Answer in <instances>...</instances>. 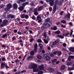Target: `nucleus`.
I'll use <instances>...</instances> for the list:
<instances>
[{"label":"nucleus","mask_w":74,"mask_h":74,"mask_svg":"<svg viewBox=\"0 0 74 74\" xmlns=\"http://www.w3.org/2000/svg\"><path fill=\"white\" fill-rule=\"evenodd\" d=\"M25 19H28L29 18V16L27 15H25Z\"/></svg>","instance_id":"obj_40"},{"label":"nucleus","mask_w":74,"mask_h":74,"mask_svg":"<svg viewBox=\"0 0 74 74\" xmlns=\"http://www.w3.org/2000/svg\"><path fill=\"white\" fill-rule=\"evenodd\" d=\"M63 11H61L60 13V15H63Z\"/></svg>","instance_id":"obj_63"},{"label":"nucleus","mask_w":74,"mask_h":74,"mask_svg":"<svg viewBox=\"0 0 74 74\" xmlns=\"http://www.w3.org/2000/svg\"><path fill=\"white\" fill-rule=\"evenodd\" d=\"M55 0H52L51 1L49 2V4L51 6H53L55 3Z\"/></svg>","instance_id":"obj_7"},{"label":"nucleus","mask_w":74,"mask_h":74,"mask_svg":"<svg viewBox=\"0 0 74 74\" xmlns=\"http://www.w3.org/2000/svg\"><path fill=\"white\" fill-rule=\"evenodd\" d=\"M48 70H49V71H50V72H52V73H53V72L55 71V70L51 68H49Z\"/></svg>","instance_id":"obj_11"},{"label":"nucleus","mask_w":74,"mask_h":74,"mask_svg":"<svg viewBox=\"0 0 74 74\" xmlns=\"http://www.w3.org/2000/svg\"><path fill=\"white\" fill-rule=\"evenodd\" d=\"M44 37H45V38H47V34H46V33H45L44 34Z\"/></svg>","instance_id":"obj_41"},{"label":"nucleus","mask_w":74,"mask_h":74,"mask_svg":"<svg viewBox=\"0 0 74 74\" xmlns=\"http://www.w3.org/2000/svg\"><path fill=\"white\" fill-rule=\"evenodd\" d=\"M14 33H17V32H18V30L16 29H14Z\"/></svg>","instance_id":"obj_55"},{"label":"nucleus","mask_w":74,"mask_h":74,"mask_svg":"<svg viewBox=\"0 0 74 74\" xmlns=\"http://www.w3.org/2000/svg\"><path fill=\"white\" fill-rule=\"evenodd\" d=\"M8 18H10L11 17V18H14V15H12L11 14H10L9 15H8Z\"/></svg>","instance_id":"obj_19"},{"label":"nucleus","mask_w":74,"mask_h":74,"mask_svg":"<svg viewBox=\"0 0 74 74\" xmlns=\"http://www.w3.org/2000/svg\"><path fill=\"white\" fill-rule=\"evenodd\" d=\"M57 37H60V38L62 39H63V38H64V36H62L61 35H58L57 36Z\"/></svg>","instance_id":"obj_23"},{"label":"nucleus","mask_w":74,"mask_h":74,"mask_svg":"<svg viewBox=\"0 0 74 74\" xmlns=\"http://www.w3.org/2000/svg\"><path fill=\"white\" fill-rule=\"evenodd\" d=\"M3 7H4V5L2 4V5H1L0 6V8H3Z\"/></svg>","instance_id":"obj_54"},{"label":"nucleus","mask_w":74,"mask_h":74,"mask_svg":"<svg viewBox=\"0 0 74 74\" xmlns=\"http://www.w3.org/2000/svg\"><path fill=\"white\" fill-rule=\"evenodd\" d=\"M61 26L62 27H64V28L66 27V26L65 25H61Z\"/></svg>","instance_id":"obj_58"},{"label":"nucleus","mask_w":74,"mask_h":74,"mask_svg":"<svg viewBox=\"0 0 74 74\" xmlns=\"http://www.w3.org/2000/svg\"><path fill=\"white\" fill-rule=\"evenodd\" d=\"M42 42V41H41V40L40 39H39L38 40V42Z\"/></svg>","instance_id":"obj_45"},{"label":"nucleus","mask_w":74,"mask_h":74,"mask_svg":"<svg viewBox=\"0 0 74 74\" xmlns=\"http://www.w3.org/2000/svg\"><path fill=\"white\" fill-rule=\"evenodd\" d=\"M69 49L72 52H74V48L73 47H70Z\"/></svg>","instance_id":"obj_12"},{"label":"nucleus","mask_w":74,"mask_h":74,"mask_svg":"<svg viewBox=\"0 0 74 74\" xmlns=\"http://www.w3.org/2000/svg\"><path fill=\"white\" fill-rule=\"evenodd\" d=\"M43 7L42 6L39 7L38 9V11H41V10H42Z\"/></svg>","instance_id":"obj_21"},{"label":"nucleus","mask_w":74,"mask_h":74,"mask_svg":"<svg viewBox=\"0 0 74 74\" xmlns=\"http://www.w3.org/2000/svg\"><path fill=\"white\" fill-rule=\"evenodd\" d=\"M74 56H69V58L68 59V60L69 61H71V59H74Z\"/></svg>","instance_id":"obj_15"},{"label":"nucleus","mask_w":74,"mask_h":74,"mask_svg":"<svg viewBox=\"0 0 74 74\" xmlns=\"http://www.w3.org/2000/svg\"><path fill=\"white\" fill-rule=\"evenodd\" d=\"M30 5H31V6H33L34 5V3H31Z\"/></svg>","instance_id":"obj_62"},{"label":"nucleus","mask_w":74,"mask_h":74,"mask_svg":"<svg viewBox=\"0 0 74 74\" xmlns=\"http://www.w3.org/2000/svg\"><path fill=\"white\" fill-rule=\"evenodd\" d=\"M65 69V66L64 65H63L61 67L60 69L61 70H64Z\"/></svg>","instance_id":"obj_27"},{"label":"nucleus","mask_w":74,"mask_h":74,"mask_svg":"<svg viewBox=\"0 0 74 74\" xmlns=\"http://www.w3.org/2000/svg\"><path fill=\"white\" fill-rule=\"evenodd\" d=\"M37 47H38L37 44H35L34 46V51L35 52H36V51H37Z\"/></svg>","instance_id":"obj_9"},{"label":"nucleus","mask_w":74,"mask_h":74,"mask_svg":"<svg viewBox=\"0 0 74 74\" xmlns=\"http://www.w3.org/2000/svg\"><path fill=\"white\" fill-rule=\"evenodd\" d=\"M51 29H53L54 30H57V27L56 26H55L53 27H51Z\"/></svg>","instance_id":"obj_24"},{"label":"nucleus","mask_w":74,"mask_h":74,"mask_svg":"<svg viewBox=\"0 0 74 74\" xmlns=\"http://www.w3.org/2000/svg\"><path fill=\"white\" fill-rule=\"evenodd\" d=\"M37 58L38 59H41V56L40 55H38L37 56Z\"/></svg>","instance_id":"obj_30"},{"label":"nucleus","mask_w":74,"mask_h":74,"mask_svg":"<svg viewBox=\"0 0 74 74\" xmlns=\"http://www.w3.org/2000/svg\"><path fill=\"white\" fill-rule=\"evenodd\" d=\"M32 19H33V20H35L36 19V18L35 16H33L32 17Z\"/></svg>","instance_id":"obj_47"},{"label":"nucleus","mask_w":74,"mask_h":74,"mask_svg":"<svg viewBox=\"0 0 74 74\" xmlns=\"http://www.w3.org/2000/svg\"><path fill=\"white\" fill-rule=\"evenodd\" d=\"M57 54H58V51H55L53 52V53H50V55L51 57H53V56H54V55H57Z\"/></svg>","instance_id":"obj_8"},{"label":"nucleus","mask_w":74,"mask_h":74,"mask_svg":"<svg viewBox=\"0 0 74 74\" xmlns=\"http://www.w3.org/2000/svg\"><path fill=\"white\" fill-rule=\"evenodd\" d=\"M74 68H69L68 69V70H73Z\"/></svg>","instance_id":"obj_33"},{"label":"nucleus","mask_w":74,"mask_h":74,"mask_svg":"<svg viewBox=\"0 0 74 74\" xmlns=\"http://www.w3.org/2000/svg\"><path fill=\"white\" fill-rule=\"evenodd\" d=\"M44 58H46V60H49L51 59V57L49 56H48L46 54H45L43 56Z\"/></svg>","instance_id":"obj_4"},{"label":"nucleus","mask_w":74,"mask_h":74,"mask_svg":"<svg viewBox=\"0 0 74 74\" xmlns=\"http://www.w3.org/2000/svg\"><path fill=\"white\" fill-rule=\"evenodd\" d=\"M30 55L31 56H33L34 55V51H31L30 53Z\"/></svg>","instance_id":"obj_26"},{"label":"nucleus","mask_w":74,"mask_h":74,"mask_svg":"<svg viewBox=\"0 0 74 74\" xmlns=\"http://www.w3.org/2000/svg\"><path fill=\"white\" fill-rule=\"evenodd\" d=\"M60 22H58L56 23V25H60Z\"/></svg>","instance_id":"obj_50"},{"label":"nucleus","mask_w":74,"mask_h":74,"mask_svg":"<svg viewBox=\"0 0 74 74\" xmlns=\"http://www.w3.org/2000/svg\"><path fill=\"white\" fill-rule=\"evenodd\" d=\"M56 8H57V6L56 5H55L54 6L53 9L56 10Z\"/></svg>","instance_id":"obj_52"},{"label":"nucleus","mask_w":74,"mask_h":74,"mask_svg":"<svg viewBox=\"0 0 74 74\" xmlns=\"http://www.w3.org/2000/svg\"><path fill=\"white\" fill-rule=\"evenodd\" d=\"M70 34V33H67L66 34H65V36H68V35H69V34Z\"/></svg>","instance_id":"obj_61"},{"label":"nucleus","mask_w":74,"mask_h":74,"mask_svg":"<svg viewBox=\"0 0 74 74\" xmlns=\"http://www.w3.org/2000/svg\"><path fill=\"white\" fill-rule=\"evenodd\" d=\"M7 35L6 34H5L3 36V38H5V37H7Z\"/></svg>","instance_id":"obj_42"},{"label":"nucleus","mask_w":74,"mask_h":74,"mask_svg":"<svg viewBox=\"0 0 74 74\" xmlns=\"http://www.w3.org/2000/svg\"><path fill=\"white\" fill-rule=\"evenodd\" d=\"M65 18H68L67 20L69 21V19L70 18V14H68L66 15L65 16Z\"/></svg>","instance_id":"obj_16"},{"label":"nucleus","mask_w":74,"mask_h":74,"mask_svg":"<svg viewBox=\"0 0 74 74\" xmlns=\"http://www.w3.org/2000/svg\"><path fill=\"white\" fill-rule=\"evenodd\" d=\"M20 11H22L23 10V8L22 6H20L19 8Z\"/></svg>","instance_id":"obj_28"},{"label":"nucleus","mask_w":74,"mask_h":74,"mask_svg":"<svg viewBox=\"0 0 74 74\" xmlns=\"http://www.w3.org/2000/svg\"><path fill=\"white\" fill-rule=\"evenodd\" d=\"M38 68L40 69V70H43L44 69V65H42L39 66Z\"/></svg>","instance_id":"obj_13"},{"label":"nucleus","mask_w":74,"mask_h":74,"mask_svg":"<svg viewBox=\"0 0 74 74\" xmlns=\"http://www.w3.org/2000/svg\"><path fill=\"white\" fill-rule=\"evenodd\" d=\"M34 14L35 15H37L38 14V12H37V8L35 9L34 10Z\"/></svg>","instance_id":"obj_17"},{"label":"nucleus","mask_w":74,"mask_h":74,"mask_svg":"<svg viewBox=\"0 0 74 74\" xmlns=\"http://www.w3.org/2000/svg\"><path fill=\"white\" fill-rule=\"evenodd\" d=\"M12 7V5L10 4H9L7 5L8 9H10Z\"/></svg>","instance_id":"obj_22"},{"label":"nucleus","mask_w":74,"mask_h":74,"mask_svg":"<svg viewBox=\"0 0 74 74\" xmlns=\"http://www.w3.org/2000/svg\"><path fill=\"white\" fill-rule=\"evenodd\" d=\"M57 60V59H55L53 60H52V62H53V63H54V62H55Z\"/></svg>","instance_id":"obj_34"},{"label":"nucleus","mask_w":74,"mask_h":74,"mask_svg":"<svg viewBox=\"0 0 74 74\" xmlns=\"http://www.w3.org/2000/svg\"><path fill=\"white\" fill-rule=\"evenodd\" d=\"M51 1H52V0H46V1L47 2V3H48Z\"/></svg>","instance_id":"obj_56"},{"label":"nucleus","mask_w":74,"mask_h":74,"mask_svg":"<svg viewBox=\"0 0 74 74\" xmlns=\"http://www.w3.org/2000/svg\"><path fill=\"white\" fill-rule=\"evenodd\" d=\"M44 42L45 43V44H48V41L45 40V39H44Z\"/></svg>","instance_id":"obj_36"},{"label":"nucleus","mask_w":74,"mask_h":74,"mask_svg":"<svg viewBox=\"0 0 74 74\" xmlns=\"http://www.w3.org/2000/svg\"><path fill=\"white\" fill-rule=\"evenodd\" d=\"M25 18V14H23L21 16V18Z\"/></svg>","instance_id":"obj_39"},{"label":"nucleus","mask_w":74,"mask_h":74,"mask_svg":"<svg viewBox=\"0 0 74 74\" xmlns=\"http://www.w3.org/2000/svg\"><path fill=\"white\" fill-rule=\"evenodd\" d=\"M29 4V2H26L25 3H23V7H24L25 6V5H28Z\"/></svg>","instance_id":"obj_25"},{"label":"nucleus","mask_w":74,"mask_h":74,"mask_svg":"<svg viewBox=\"0 0 74 74\" xmlns=\"http://www.w3.org/2000/svg\"><path fill=\"white\" fill-rule=\"evenodd\" d=\"M17 34H18L19 35H22V33L20 32V31H19L18 32H17Z\"/></svg>","instance_id":"obj_43"},{"label":"nucleus","mask_w":74,"mask_h":74,"mask_svg":"<svg viewBox=\"0 0 74 74\" xmlns=\"http://www.w3.org/2000/svg\"><path fill=\"white\" fill-rule=\"evenodd\" d=\"M56 52H57L58 53V55H60H60H62V52H61V51L58 52V51H56Z\"/></svg>","instance_id":"obj_35"},{"label":"nucleus","mask_w":74,"mask_h":74,"mask_svg":"<svg viewBox=\"0 0 74 74\" xmlns=\"http://www.w3.org/2000/svg\"><path fill=\"white\" fill-rule=\"evenodd\" d=\"M49 11H52V8L51 7H50L49 8Z\"/></svg>","instance_id":"obj_46"},{"label":"nucleus","mask_w":74,"mask_h":74,"mask_svg":"<svg viewBox=\"0 0 74 74\" xmlns=\"http://www.w3.org/2000/svg\"><path fill=\"white\" fill-rule=\"evenodd\" d=\"M63 47H66L67 46V44L66 43H64L63 44Z\"/></svg>","instance_id":"obj_48"},{"label":"nucleus","mask_w":74,"mask_h":74,"mask_svg":"<svg viewBox=\"0 0 74 74\" xmlns=\"http://www.w3.org/2000/svg\"><path fill=\"white\" fill-rule=\"evenodd\" d=\"M34 40V39L32 38L30 40V42H33V41Z\"/></svg>","instance_id":"obj_51"},{"label":"nucleus","mask_w":74,"mask_h":74,"mask_svg":"<svg viewBox=\"0 0 74 74\" xmlns=\"http://www.w3.org/2000/svg\"><path fill=\"white\" fill-rule=\"evenodd\" d=\"M8 21L7 20H4L3 22V23L1 25V26H5L8 23Z\"/></svg>","instance_id":"obj_5"},{"label":"nucleus","mask_w":74,"mask_h":74,"mask_svg":"<svg viewBox=\"0 0 74 74\" xmlns=\"http://www.w3.org/2000/svg\"><path fill=\"white\" fill-rule=\"evenodd\" d=\"M41 43H40L39 44V46H40V49H42V47L41 46Z\"/></svg>","instance_id":"obj_49"},{"label":"nucleus","mask_w":74,"mask_h":74,"mask_svg":"<svg viewBox=\"0 0 74 74\" xmlns=\"http://www.w3.org/2000/svg\"><path fill=\"white\" fill-rule=\"evenodd\" d=\"M61 23H64V24L65 23H66V21L64 20H63L61 21Z\"/></svg>","instance_id":"obj_29"},{"label":"nucleus","mask_w":74,"mask_h":74,"mask_svg":"<svg viewBox=\"0 0 74 74\" xmlns=\"http://www.w3.org/2000/svg\"><path fill=\"white\" fill-rule=\"evenodd\" d=\"M56 9H53V14H55L56 12Z\"/></svg>","instance_id":"obj_44"},{"label":"nucleus","mask_w":74,"mask_h":74,"mask_svg":"<svg viewBox=\"0 0 74 74\" xmlns=\"http://www.w3.org/2000/svg\"><path fill=\"white\" fill-rule=\"evenodd\" d=\"M2 60L3 61H5V58H3L2 59Z\"/></svg>","instance_id":"obj_64"},{"label":"nucleus","mask_w":74,"mask_h":74,"mask_svg":"<svg viewBox=\"0 0 74 74\" xmlns=\"http://www.w3.org/2000/svg\"><path fill=\"white\" fill-rule=\"evenodd\" d=\"M56 74H62V73H60V72H56Z\"/></svg>","instance_id":"obj_53"},{"label":"nucleus","mask_w":74,"mask_h":74,"mask_svg":"<svg viewBox=\"0 0 74 74\" xmlns=\"http://www.w3.org/2000/svg\"><path fill=\"white\" fill-rule=\"evenodd\" d=\"M29 69H34L33 72H38L39 71L38 68H37V65L34 63H32L29 64L28 66Z\"/></svg>","instance_id":"obj_1"},{"label":"nucleus","mask_w":74,"mask_h":74,"mask_svg":"<svg viewBox=\"0 0 74 74\" xmlns=\"http://www.w3.org/2000/svg\"><path fill=\"white\" fill-rule=\"evenodd\" d=\"M71 64H72V63L68 62L67 63V65L68 66H70V65H71Z\"/></svg>","instance_id":"obj_37"},{"label":"nucleus","mask_w":74,"mask_h":74,"mask_svg":"<svg viewBox=\"0 0 74 74\" xmlns=\"http://www.w3.org/2000/svg\"><path fill=\"white\" fill-rule=\"evenodd\" d=\"M5 63L4 62L2 63L1 64V69H3L4 67H5Z\"/></svg>","instance_id":"obj_14"},{"label":"nucleus","mask_w":74,"mask_h":74,"mask_svg":"<svg viewBox=\"0 0 74 74\" xmlns=\"http://www.w3.org/2000/svg\"><path fill=\"white\" fill-rule=\"evenodd\" d=\"M60 33V31L59 30L57 31L56 32H55V33H56V34H59Z\"/></svg>","instance_id":"obj_31"},{"label":"nucleus","mask_w":74,"mask_h":74,"mask_svg":"<svg viewBox=\"0 0 74 74\" xmlns=\"http://www.w3.org/2000/svg\"><path fill=\"white\" fill-rule=\"evenodd\" d=\"M45 22L43 24V26H51L52 25V21L50 20L49 18H48L45 20Z\"/></svg>","instance_id":"obj_2"},{"label":"nucleus","mask_w":74,"mask_h":74,"mask_svg":"<svg viewBox=\"0 0 74 74\" xmlns=\"http://www.w3.org/2000/svg\"><path fill=\"white\" fill-rule=\"evenodd\" d=\"M32 57L31 56H29V57L27 58V60H32Z\"/></svg>","instance_id":"obj_32"},{"label":"nucleus","mask_w":74,"mask_h":74,"mask_svg":"<svg viewBox=\"0 0 74 74\" xmlns=\"http://www.w3.org/2000/svg\"><path fill=\"white\" fill-rule=\"evenodd\" d=\"M6 32V30L5 29H3V31H2V33H5Z\"/></svg>","instance_id":"obj_57"},{"label":"nucleus","mask_w":74,"mask_h":74,"mask_svg":"<svg viewBox=\"0 0 74 74\" xmlns=\"http://www.w3.org/2000/svg\"><path fill=\"white\" fill-rule=\"evenodd\" d=\"M25 1V0H18L17 2L18 4H20L21 2H24Z\"/></svg>","instance_id":"obj_20"},{"label":"nucleus","mask_w":74,"mask_h":74,"mask_svg":"<svg viewBox=\"0 0 74 74\" xmlns=\"http://www.w3.org/2000/svg\"><path fill=\"white\" fill-rule=\"evenodd\" d=\"M13 7L15 9H16L18 8V5L16 3H14L13 4Z\"/></svg>","instance_id":"obj_18"},{"label":"nucleus","mask_w":74,"mask_h":74,"mask_svg":"<svg viewBox=\"0 0 74 74\" xmlns=\"http://www.w3.org/2000/svg\"><path fill=\"white\" fill-rule=\"evenodd\" d=\"M15 62L16 63L17 62H19V61L18 60H15Z\"/></svg>","instance_id":"obj_59"},{"label":"nucleus","mask_w":74,"mask_h":74,"mask_svg":"<svg viewBox=\"0 0 74 74\" xmlns=\"http://www.w3.org/2000/svg\"><path fill=\"white\" fill-rule=\"evenodd\" d=\"M38 74H43V72L42 71H40Z\"/></svg>","instance_id":"obj_38"},{"label":"nucleus","mask_w":74,"mask_h":74,"mask_svg":"<svg viewBox=\"0 0 74 74\" xmlns=\"http://www.w3.org/2000/svg\"><path fill=\"white\" fill-rule=\"evenodd\" d=\"M59 0H56L55 1V3L56 4H58V5L60 6L61 4H62L64 2V0H60V1L59 2Z\"/></svg>","instance_id":"obj_3"},{"label":"nucleus","mask_w":74,"mask_h":74,"mask_svg":"<svg viewBox=\"0 0 74 74\" xmlns=\"http://www.w3.org/2000/svg\"><path fill=\"white\" fill-rule=\"evenodd\" d=\"M73 30H71V32L70 33V35H72L73 34Z\"/></svg>","instance_id":"obj_60"},{"label":"nucleus","mask_w":74,"mask_h":74,"mask_svg":"<svg viewBox=\"0 0 74 74\" xmlns=\"http://www.w3.org/2000/svg\"><path fill=\"white\" fill-rule=\"evenodd\" d=\"M59 40L58 39L57 40H56L55 41H54L53 43V45H55L57 44L58 42H59Z\"/></svg>","instance_id":"obj_10"},{"label":"nucleus","mask_w":74,"mask_h":74,"mask_svg":"<svg viewBox=\"0 0 74 74\" xmlns=\"http://www.w3.org/2000/svg\"><path fill=\"white\" fill-rule=\"evenodd\" d=\"M41 19V16H40L38 15L37 16V21H38V23H40V22H41V21H42Z\"/></svg>","instance_id":"obj_6"}]
</instances>
